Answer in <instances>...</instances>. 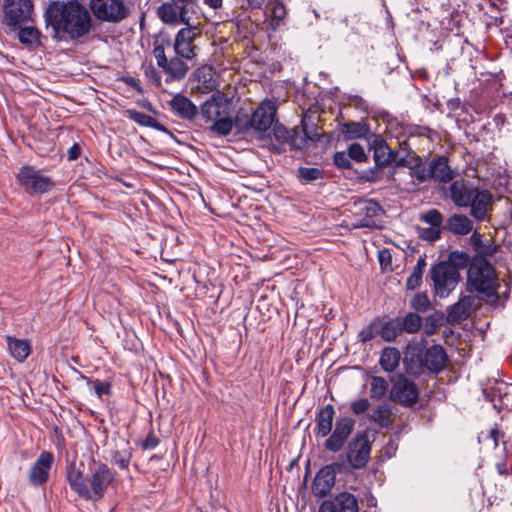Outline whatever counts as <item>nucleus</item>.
Here are the masks:
<instances>
[{
  "instance_id": "nucleus-1",
  "label": "nucleus",
  "mask_w": 512,
  "mask_h": 512,
  "mask_svg": "<svg viewBox=\"0 0 512 512\" xmlns=\"http://www.w3.org/2000/svg\"><path fill=\"white\" fill-rule=\"evenodd\" d=\"M45 22L56 33L65 32L72 40H77L88 34L91 28L89 12L83 5L75 1L52 2L46 10Z\"/></svg>"
},
{
  "instance_id": "nucleus-2",
  "label": "nucleus",
  "mask_w": 512,
  "mask_h": 512,
  "mask_svg": "<svg viewBox=\"0 0 512 512\" xmlns=\"http://www.w3.org/2000/svg\"><path fill=\"white\" fill-rule=\"evenodd\" d=\"M90 475L85 478L83 472L75 466L67 470L66 480L71 490L86 501L98 502L109 486L116 480V473L104 463H96Z\"/></svg>"
},
{
  "instance_id": "nucleus-3",
  "label": "nucleus",
  "mask_w": 512,
  "mask_h": 512,
  "mask_svg": "<svg viewBox=\"0 0 512 512\" xmlns=\"http://www.w3.org/2000/svg\"><path fill=\"white\" fill-rule=\"evenodd\" d=\"M277 108L273 101L263 100L252 114L239 111L235 116V128L239 134L256 132L260 139L270 136L276 120Z\"/></svg>"
},
{
  "instance_id": "nucleus-4",
  "label": "nucleus",
  "mask_w": 512,
  "mask_h": 512,
  "mask_svg": "<svg viewBox=\"0 0 512 512\" xmlns=\"http://www.w3.org/2000/svg\"><path fill=\"white\" fill-rule=\"evenodd\" d=\"M467 284L470 290L476 291L482 298H497L499 284L495 268L488 259L472 257L467 271Z\"/></svg>"
},
{
  "instance_id": "nucleus-5",
  "label": "nucleus",
  "mask_w": 512,
  "mask_h": 512,
  "mask_svg": "<svg viewBox=\"0 0 512 512\" xmlns=\"http://www.w3.org/2000/svg\"><path fill=\"white\" fill-rule=\"evenodd\" d=\"M15 178L17 184L30 196L48 193L56 186L52 177L31 165L20 167Z\"/></svg>"
},
{
  "instance_id": "nucleus-6",
  "label": "nucleus",
  "mask_w": 512,
  "mask_h": 512,
  "mask_svg": "<svg viewBox=\"0 0 512 512\" xmlns=\"http://www.w3.org/2000/svg\"><path fill=\"white\" fill-rule=\"evenodd\" d=\"M371 453V442L366 431H360L355 434L351 441L347 445L345 455L341 454L339 459L345 461H338L339 463H345L347 466V472L350 470H360L366 467L370 460Z\"/></svg>"
},
{
  "instance_id": "nucleus-7",
  "label": "nucleus",
  "mask_w": 512,
  "mask_h": 512,
  "mask_svg": "<svg viewBox=\"0 0 512 512\" xmlns=\"http://www.w3.org/2000/svg\"><path fill=\"white\" fill-rule=\"evenodd\" d=\"M428 278L432 282L435 295L445 298L456 288L461 275L460 272L439 261L430 268Z\"/></svg>"
},
{
  "instance_id": "nucleus-8",
  "label": "nucleus",
  "mask_w": 512,
  "mask_h": 512,
  "mask_svg": "<svg viewBox=\"0 0 512 512\" xmlns=\"http://www.w3.org/2000/svg\"><path fill=\"white\" fill-rule=\"evenodd\" d=\"M32 0H4L2 23L11 30L32 22Z\"/></svg>"
},
{
  "instance_id": "nucleus-9",
  "label": "nucleus",
  "mask_w": 512,
  "mask_h": 512,
  "mask_svg": "<svg viewBox=\"0 0 512 512\" xmlns=\"http://www.w3.org/2000/svg\"><path fill=\"white\" fill-rule=\"evenodd\" d=\"M383 208L373 199L359 200L354 203L353 228H378Z\"/></svg>"
},
{
  "instance_id": "nucleus-10",
  "label": "nucleus",
  "mask_w": 512,
  "mask_h": 512,
  "mask_svg": "<svg viewBox=\"0 0 512 512\" xmlns=\"http://www.w3.org/2000/svg\"><path fill=\"white\" fill-rule=\"evenodd\" d=\"M90 9L97 19L109 23H118L128 15L123 0H90Z\"/></svg>"
},
{
  "instance_id": "nucleus-11",
  "label": "nucleus",
  "mask_w": 512,
  "mask_h": 512,
  "mask_svg": "<svg viewBox=\"0 0 512 512\" xmlns=\"http://www.w3.org/2000/svg\"><path fill=\"white\" fill-rule=\"evenodd\" d=\"M347 473L345 463L334 462L323 466L315 475L312 482V493L318 498L328 495L336 480V473Z\"/></svg>"
},
{
  "instance_id": "nucleus-12",
  "label": "nucleus",
  "mask_w": 512,
  "mask_h": 512,
  "mask_svg": "<svg viewBox=\"0 0 512 512\" xmlns=\"http://www.w3.org/2000/svg\"><path fill=\"white\" fill-rule=\"evenodd\" d=\"M390 399L404 407H412L419 400V390L415 382L398 375L390 390Z\"/></svg>"
},
{
  "instance_id": "nucleus-13",
  "label": "nucleus",
  "mask_w": 512,
  "mask_h": 512,
  "mask_svg": "<svg viewBox=\"0 0 512 512\" xmlns=\"http://www.w3.org/2000/svg\"><path fill=\"white\" fill-rule=\"evenodd\" d=\"M355 427L354 419L350 417L339 418L331 435L325 440L324 447L330 452H339L352 434Z\"/></svg>"
},
{
  "instance_id": "nucleus-14",
  "label": "nucleus",
  "mask_w": 512,
  "mask_h": 512,
  "mask_svg": "<svg viewBox=\"0 0 512 512\" xmlns=\"http://www.w3.org/2000/svg\"><path fill=\"white\" fill-rule=\"evenodd\" d=\"M53 462L54 456L51 452L40 453L28 473V481L33 487H40L48 481Z\"/></svg>"
},
{
  "instance_id": "nucleus-15",
  "label": "nucleus",
  "mask_w": 512,
  "mask_h": 512,
  "mask_svg": "<svg viewBox=\"0 0 512 512\" xmlns=\"http://www.w3.org/2000/svg\"><path fill=\"white\" fill-rule=\"evenodd\" d=\"M423 362L424 372L437 375L446 369L449 357L443 346L434 344L423 349Z\"/></svg>"
},
{
  "instance_id": "nucleus-16",
  "label": "nucleus",
  "mask_w": 512,
  "mask_h": 512,
  "mask_svg": "<svg viewBox=\"0 0 512 512\" xmlns=\"http://www.w3.org/2000/svg\"><path fill=\"white\" fill-rule=\"evenodd\" d=\"M199 35L197 27L188 26L178 31L174 42V51L181 58L192 59L196 56L193 44L195 38Z\"/></svg>"
},
{
  "instance_id": "nucleus-17",
  "label": "nucleus",
  "mask_w": 512,
  "mask_h": 512,
  "mask_svg": "<svg viewBox=\"0 0 512 512\" xmlns=\"http://www.w3.org/2000/svg\"><path fill=\"white\" fill-rule=\"evenodd\" d=\"M318 512H359L358 501L353 494L341 492L323 501Z\"/></svg>"
},
{
  "instance_id": "nucleus-18",
  "label": "nucleus",
  "mask_w": 512,
  "mask_h": 512,
  "mask_svg": "<svg viewBox=\"0 0 512 512\" xmlns=\"http://www.w3.org/2000/svg\"><path fill=\"white\" fill-rule=\"evenodd\" d=\"M478 187L474 186L471 182L460 179L451 181L448 188V195L455 206L460 208H467L471 204L470 199L476 192Z\"/></svg>"
},
{
  "instance_id": "nucleus-19",
  "label": "nucleus",
  "mask_w": 512,
  "mask_h": 512,
  "mask_svg": "<svg viewBox=\"0 0 512 512\" xmlns=\"http://www.w3.org/2000/svg\"><path fill=\"white\" fill-rule=\"evenodd\" d=\"M471 198V204L468 206L470 207V215L477 221H484L489 211L492 210V194L486 189L477 188Z\"/></svg>"
},
{
  "instance_id": "nucleus-20",
  "label": "nucleus",
  "mask_w": 512,
  "mask_h": 512,
  "mask_svg": "<svg viewBox=\"0 0 512 512\" xmlns=\"http://www.w3.org/2000/svg\"><path fill=\"white\" fill-rule=\"evenodd\" d=\"M168 105L173 114L182 120L193 121L199 115L198 107L181 93L175 94Z\"/></svg>"
},
{
  "instance_id": "nucleus-21",
  "label": "nucleus",
  "mask_w": 512,
  "mask_h": 512,
  "mask_svg": "<svg viewBox=\"0 0 512 512\" xmlns=\"http://www.w3.org/2000/svg\"><path fill=\"white\" fill-rule=\"evenodd\" d=\"M431 180L438 183H450L454 180L457 172L453 170L446 156H435L429 160Z\"/></svg>"
},
{
  "instance_id": "nucleus-22",
  "label": "nucleus",
  "mask_w": 512,
  "mask_h": 512,
  "mask_svg": "<svg viewBox=\"0 0 512 512\" xmlns=\"http://www.w3.org/2000/svg\"><path fill=\"white\" fill-rule=\"evenodd\" d=\"M334 416L335 409L332 404H327L320 408L315 418L316 427L314 433L316 437L324 438L331 433Z\"/></svg>"
},
{
  "instance_id": "nucleus-23",
  "label": "nucleus",
  "mask_w": 512,
  "mask_h": 512,
  "mask_svg": "<svg viewBox=\"0 0 512 512\" xmlns=\"http://www.w3.org/2000/svg\"><path fill=\"white\" fill-rule=\"evenodd\" d=\"M443 230L457 236H466L473 230V221L464 214L455 213L449 216Z\"/></svg>"
},
{
  "instance_id": "nucleus-24",
  "label": "nucleus",
  "mask_w": 512,
  "mask_h": 512,
  "mask_svg": "<svg viewBox=\"0 0 512 512\" xmlns=\"http://www.w3.org/2000/svg\"><path fill=\"white\" fill-rule=\"evenodd\" d=\"M470 244L476 253L473 257H482L484 259L493 256L499 249V246L494 241H484L483 235L477 230L472 232Z\"/></svg>"
},
{
  "instance_id": "nucleus-25",
  "label": "nucleus",
  "mask_w": 512,
  "mask_h": 512,
  "mask_svg": "<svg viewBox=\"0 0 512 512\" xmlns=\"http://www.w3.org/2000/svg\"><path fill=\"white\" fill-rule=\"evenodd\" d=\"M472 298L464 296L453 304L447 313V322L454 325L459 324L466 320L470 315V308L472 305Z\"/></svg>"
},
{
  "instance_id": "nucleus-26",
  "label": "nucleus",
  "mask_w": 512,
  "mask_h": 512,
  "mask_svg": "<svg viewBox=\"0 0 512 512\" xmlns=\"http://www.w3.org/2000/svg\"><path fill=\"white\" fill-rule=\"evenodd\" d=\"M187 4L175 3V5H162L159 8V15L165 23H188Z\"/></svg>"
},
{
  "instance_id": "nucleus-27",
  "label": "nucleus",
  "mask_w": 512,
  "mask_h": 512,
  "mask_svg": "<svg viewBox=\"0 0 512 512\" xmlns=\"http://www.w3.org/2000/svg\"><path fill=\"white\" fill-rule=\"evenodd\" d=\"M161 69L167 75L166 82H170L184 79L189 67L184 60L177 55V57L167 59L165 66L161 67Z\"/></svg>"
},
{
  "instance_id": "nucleus-28",
  "label": "nucleus",
  "mask_w": 512,
  "mask_h": 512,
  "mask_svg": "<svg viewBox=\"0 0 512 512\" xmlns=\"http://www.w3.org/2000/svg\"><path fill=\"white\" fill-rule=\"evenodd\" d=\"M373 149V158L376 166L386 167L391 164V148L381 137H375L371 144Z\"/></svg>"
},
{
  "instance_id": "nucleus-29",
  "label": "nucleus",
  "mask_w": 512,
  "mask_h": 512,
  "mask_svg": "<svg viewBox=\"0 0 512 512\" xmlns=\"http://www.w3.org/2000/svg\"><path fill=\"white\" fill-rule=\"evenodd\" d=\"M18 31V40L19 42L25 46L29 50H35L39 46H41V32L32 26H20L17 28Z\"/></svg>"
},
{
  "instance_id": "nucleus-30",
  "label": "nucleus",
  "mask_w": 512,
  "mask_h": 512,
  "mask_svg": "<svg viewBox=\"0 0 512 512\" xmlns=\"http://www.w3.org/2000/svg\"><path fill=\"white\" fill-rule=\"evenodd\" d=\"M404 366L407 374L411 376H420L424 373L423 349L409 352L404 358Z\"/></svg>"
},
{
  "instance_id": "nucleus-31",
  "label": "nucleus",
  "mask_w": 512,
  "mask_h": 512,
  "mask_svg": "<svg viewBox=\"0 0 512 512\" xmlns=\"http://www.w3.org/2000/svg\"><path fill=\"white\" fill-rule=\"evenodd\" d=\"M368 419L377 423L382 428H387L393 424L395 416L389 404H382L378 405L373 412L368 415Z\"/></svg>"
},
{
  "instance_id": "nucleus-32",
  "label": "nucleus",
  "mask_w": 512,
  "mask_h": 512,
  "mask_svg": "<svg viewBox=\"0 0 512 512\" xmlns=\"http://www.w3.org/2000/svg\"><path fill=\"white\" fill-rule=\"evenodd\" d=\"M406 167L410 169L411 177L415 178L419 183L431 180L429 161L423 162L419 156H413V161H408Z\"/></svg>"
},
{
  "instance_id": "nucleus-33",
  "label": "nucleus",
  "mask_w": 512,
  "mask_h": 512,
  "mask_svg": "<svg viewBox=\"0 0 512 512\" xmlns=\"http://www.w3.org/2000/svg\"><path fill=\"white\" fill-rule=\"evenodd\" d=\"M126 115L130 120L134 121L140 126L151 127L161 132H168L167 128L162 123L148 114L134 109H129L126 110Z\"/></svg>"
},
{
  "instance_id": "nucleus-34",
  "label": "nucleus",
  "mask_w": 512,
  "mask_h": 512,
  "mask_svg": "<svg viewBox=\"0 0 512 512\" xmlns=\"http://www.w3.org/2000/svg\"><path fill=\"white\" fill-rule=\"evenodd\" d=\"M401 360L400 351L395 347H385L380 355L379 365L386 372H393Z\"/></svg>"
},
{
  "instance_id": "nucleus-35",
  "label": "nucleus",
  "mask_w": 512,
  "mask_h": 512,
  "mask_svg": "<svg viewBox=\"0 0 512 512\" xmlns=\"http://www.w3.org/2000/svg\"><path fill=\"white\" fill-rule=\"evenodd\" d=\"M426 257L420 256L416 265L413 267L411 274L406 280L405 287L407 290H415L420 287L423 281V274L426 267Z\"/></svg>"
},
{
  "instance_id": "nucleus-36",
  "label": "nucleus",
  "mask_w": 512,
  "mask_h": 512,
  "mask_svg": "<svg viewBox=\"0 0 512 512\" xmlns=\"http://www.w3.org/2000/svg\"><path fill=\"white\" fill-rule=\"evenodd\" d=\"M505 4L506 2L503 0H482V2L479 3V9L494 19L496 25H502L503 17L500 12L503 9L502 6Z\"/></svg>"
},
{
  "instance_id": "nucleus-37",
  "label": "nucleus",
  "mask_w": 512,
  "mask_h": 512,
  "mask_svg": "<svg viewBox=\"0 0 512 512\" xmlns=\"http://www.w3.org/2000/svg\"><path fill=\"white\" fill-rule=\"evenodd\" d=\"M221 102L215 97L206 100L200 107L199 114L205 122L215 121L221 116Z\"/></svg>"
},
{
  "instance_id": "nucleus-38",
  "label": "nucleus",
  "mask_w": 512,
  "mask_h": 512,
  "mask_svg": "<svg viewBox=\"0 0 512 512\" xmlns=\"http://www.w3.org/2000/svg\"><path fill=\"white\" fill-rule=\"evenodd\" d=\"M8 348L11 355L19 362H23L30 353V345L26 340L7 337Z\"/></svg>"
},
{
  "instance_id": "nucleus-39",
  "label": "nucleus",
  "mask_w": 512,
  "mask_h": 512,
  "mask_svg": "<svg viewBox=\"0 0 512 512\" xmlns=\"http://www.w3.org/2000/svg\"><path fill=\"white\" fill-rule=\"evenodd\" d=\"M378 333L384 341H394L399 335L403 333L400 324V317L390 319L383 323Z\"/></svg>"
},
{
  "instance_id": "nucleus-40",
  "label": "nucleus",
  "mask_w": 512,
  "mask_h": 512,
  "mask_svg": "<svg viewBox=\"0 0 512 512\" xmlns=\"http://www.w3.org/2000/svg\"><path fill=\"white\" fill-rule=\"evenodd\" d=\"M472 258L468 253L464 251H451L446 260H442L441 262L449 265L452 269L460 272L461 269L467 268L470 266Z\"/></svg>"
},
{
  "instance_id": "nucleus-41",
  "label": "nucleus",
  "mask_w": 512,
  "mask_h": 512,
  "mask_svg": "<svg viewBox=\"0 0 512 512\" xmlns=\"http://www.w3.org/2000/svg\"><path fill=\"white\" fill-rule=\"evenodd\" d=\"M369 131L368 126L365 122H346L341 127V132L345 139H357L366 136Z\"/></svg>"
},
{
  "instance_id": "nucleus-42",
  "label": "nucleus",
  "mask_w": 512,
  "mask_h": 512,
  "mask_svg": "<svg viewBox=\"0 0 512 512\" xmlns=\"http://www.w3.org/2000/svg\"><path fill=\"white\" fill-rule=\"evenodd\" d=\"M304 136L300 135L299 131L294 128L291 129L290 136L286 144L289 145L291 151L302 150L307 145V140L311 139L308 132L306 131V126L304 121H302Z\"/></svg>"
},
{
  "instance_id": "nucleus-43",
  "label": "nucleus",
  "mask_w": 512,
  "mask_h": 512,
  "mask_svg": "<svg viewBox=\"0 0 512 512\" xmlns=\"http://www.w3.org/2000/svg\"><path fill=\"white\" fill-rule=\"evenodd\" d=\"M233 127H235V118L220 116L213 122L210 129L219 136H227L231 133Z\"/></svg>"
},
{
  "instance_id": "nucleus-44",
  "label": "nucleus",
  "mask_w": 512,
  "mask_h": 512,
  "mask_svg": "<svg viewBox=\"0 0 512 512\" xmlns=\"http://www.w3.org/2000/svg\"><path fill=\"white\" fill-rule=\"evenodd\" d=\"M400 324L403 332L416 333L421 328L422 318L418 314L410 312L400 318Z\"/></svg>"
},
{
  "instance_id": "nucleus-45",
  "label": "nucleus",
  "mask_w": 512,
  "mask_h": 512,
  "mask_svg": "<svg viewBox=\"0 0 512 512\" xmlns=\"http://www.w3.org/2000/svg\"><path fill=\"white\" fill-rule=\"evenodd\" d=\"M297 178L302 183H310L323 178V170L315 167H299L297 170Z\"/></svg>"
},
{
  "instance_id": "nucleus-46",
  "label": "nucleus",
  "mask_w": 512,
  "mask_h": 512,
  "mask_svg": "<svg viewBox=\"0 0 512 512\" xmlns=\"http://www.w3.org/2000/svg\"><path fill=\"white\" fill-rule=\"evenodd\" d=\"M388 390V382L381 376H374L371 381L370 396L373 399L383 398Z\"/></svg>"
},
{
  "instance_id": "nucleus-47",
  "label": "nucleus",
  "mask_w": 512,
  "mask_h": 512,
  "mask_svg": "<svg viewBox=\"0 0 512 512\" xmlns=\"http://www.w3.org/2000/svg\"><path fill=\"white\" fill-rule=\"evenodd\" d=\"M400 150L391 149V164L394 163L398 167H404L408 165V159L410 152L408 151V143L406 141L399 143Z\"/></svg>"
},
{
  "instance_id": "nucleus-48",
  "label": "nucleus",
  "mask_w": 512,
  "mask_h": 512,
  "mask_svg": "<svg viewBox=\"0 0 512 512\" xmlns=\"http://www.w3.org/2000/svg\"><path fill=\"white\" fill-rule=\"evenodd\" d=\"M79 375L82 379H85L88 384L93 385L94 392L96 393L98 398H101L103 395H110L111 394V383L108 381H101L99 379L92 380L85 375H83L81 372H79Z\"/></svg>"
},
{
  "instance_id": "nucleus-49",
  "label": "nucleus",
  "mask_w": 512,
  "mask_h": 512,
  "mask_svg": "<svg viewBox=\"0 0 512 512\" xmlns=\"http://www.w3.org/2000/svg\"><path fill=\"white\" fill-rule=\"evenodd\" d=\"M132 453L130 449L116 450L112 453V462L117 465L120 469H128Z\"/></svg>"
},
{
  "instance_id": "nucleus-50",
  "label": "nucleus",
  "mask_w": 512,
  "mask_h": 512,
  "mask_svg": "<svg viewBox=\"0 0 512 512\" xmlns=\"http://www.w3.org/2000/svg\"><path fill=\"white\" fill-rule=\"evenodd\" d=\"M291 130H288L283 124L276 119L270 129V135L273 134L276 142L280 145L286 144L290 136Z\"/></svg>"
},
{
  "instance_id": "nucleus-51",
  "label": "nucleus",
  "mask_w": 512,
  "mask_h": 512,
  "mask_svg": "<svg viewBox=\"0 0 512 512\" xmlns=\"http://www.w3.org/2000/svg\"><path fill=\"white\" fill-rule=\"evenodd\" d=\"M420 219L431 225V227L442 228L443 227V215L437 209H430L423 213Z\"/></svg>"
},
{
  "instance_id": "nucleus-52",
  "label": "nucleus",
  "mask_w": 512,
  "mask_h": 512,
  "mask_svg": "<svg viewBox=\"0 0 512 512\" xmlns=\"http://www.w3.org/2000/svg\"><path fill=\"white\" fill-rule=\"evenodd\" d=\"M410 305L418 312H426L431 306V302L425 292L417 293L410 300Z\"/></svg>"
},
{
  "instance_id": "nucleus-53",
  "label": "nucleus",
  "mask_w": 512,
  "mask_h": 512,
  "mask_svg": "<svg viewBox=\"0 0 512 512\" xmlns=\"http://www.w3.org/2000/svg\"><path fill=\"white\" fill-rule=\"evenodd\" d=\"M408 133L411 136L425 137L430 140H433V137L437 136V132L435 130L422 125H411L408 128Z\"/></svg>"
},
{
  "instance_id": "nucleus-54",
  "label": "nucleus",
  "mask_w": 512,
  "mask_h": 512,
  "mask_svg": "<svg viewBox=\"0 0 512 512\" xmlns=\"http://www.w3.org/2000/svg\"><path fill=\"white\" fill-rule=\"evenodd\" d=\"M348 155L350 159L355 160L356 162H365L367 160L364 148L358 143H352L349 146Z\"/></svg>"
},
{
  "instance_id": "nucleus-55",
  "label": "nucleus",
  "mask_w": 512,
  "mask_h": 512,
  "mask_svg": "<svg viewBox=\"0 0 512 512\" xmlns=\"http://www.w3.org/2000/svg\"><path fill=\"white\" fill-rule=\"evenodd\" d=\"M382 167H374L370 169L363 170L360 174V179L366 182H376L381 179L383 172L381 171Z\"/></svg>"
},
{
  "instance_id": "nucleus-56",
  "label": "nucleus",
  "mask_w": 512,
  "mask_h": 512,
  "mask_svg": "<svg viewBox=\"0 0 512 512\" xmlns=\"http://www.w3.org/2000/svg\"><path fill=\"white\" fill-rule=\"evenodd\" d=\"M370 407V402L367 398H359L351 402L350 409L354 415H361L365 413Z\"/></svg>"
},
{
  "instance_id": "nucleus-57",
  "label": "nucleus",
  "mask_w": 512,
  "mask_h": 512,
  "mask_svg": "<svg viewBox=\"0 0 512 512\" xmlns=\"http://www.w3.org/2000/svg\"><path fill=\"white\" fill-rule=\"evenodd\" d=\"M442 230H443V227L442 228H436V227L422 228L420 231V237L423 240L434 242L441 237Z\"/></svg>"
},
{
  "instance_id": "nucleus-58",
  "label": "nucleus",
  "mask_w": 512,
  "mask_h": 512,
  "mask_svg": "<svg viewBox=\"0 0 512 512\" xmlns=\"http://www.w3.org/2000/svg\"><path fill=\"white\" fill-rule=\"evenodd\" d=\"M334 164L340 169L351 168L350 157L343 151L336 152L333 157Z\"/></svg>"
},
{
  "instance_id": "nucleus-59",
  "label": "nucleus",
  "mask_w": 512,
  "mask_h": 512,
  "mask_svg": "<svg viewBox=\"0 0 512 512\" xmlns=\"http://www.w3.org/2000/svg\"><path fill=\"white\" fill-rule=\"evenodd\" d=\"M153 55L156 59V64L159 68L165 66L166 64V61H167V56L165 54V48H164V45L161 43V44H157L155 43L154 44V48H153Z\"/></svg>"
},
{
  "instance_id": "nucleus-60",
  "label": "nucleus",
  "mask_w": 512,
  "mask_h": 512,
  "mask_svg": "<svg viewBox=\"0 0 512 512\" xmlns=\"http://www.w3.org/2000/svg\"><path fill=\"white\" fill-rule=\"evenodd\" d=\"M285 16H286L285 5L280 1H276L272 6V11H271L272 19L279 22V21L283 20L285 18Z\"/></svg>"
},
{
  "instance_id": "nucleus-61",
  "label": "nucleus",
  "mask_w": 512,
  "mask_h": 512,
  "mask_svg": "<svg viewBox=\"0 0 512 512\" xmlns=\"http://www.w3.org/2000/svg\"><path fill=\"white\" fill-rule=\"evenodd\" d=\"M144 75L147 79H149L156 86H161V76L157 72L156 68L153 65H149L144 69Z\"/></svg>"
},
{
  "instance_id": "nucleus-62",
  "label": "nucleus",
  "mask_w": 512,
  "mask_h": 512,
  "mask_svg": "<svg viewBox=\"0 0 512 512\" xmlns=\"http://www.w3.org/2000/svg\"><path fill=\"white\" fill-rule=\"evenodd\" d=\"M377 332L374 330L373 325L364 327L358 334L359 341L367 343L375 338Z\"/></svg>"
},
{
  "instance_id": "nucleus-63",
  "label": "nucleus",
  "mask_w": 512,
  "mask_h": 512,
  "mask_svg": "<svg viewBox=\"0 0 512 512\" xmlns=\"http://www.w3.org/2000/svg\"><path fill=\"white\" fill-rule=\"evenodd\" d=\"M378 259L382 269L389 268L390 270H392V256L388 249L380 250L378 253Z\"/></svg>"
},
{
  "instance_id": "nucleus-64",
  "label": "nucleus",
  "mask_w": 512,
  "mask_h": 512,
  "mask_svg": "<svg viewBox=\"0 0 512 512\" xmlns=\"http://www.w3.org/2000/svg\"><path fill=\"white\" fill-rule=\"evenodd\" d=\"M441 316L438 313L429 315L426 318V333L433 334L437 326L440 325Z\"/></svg>"
}]
</instances>
